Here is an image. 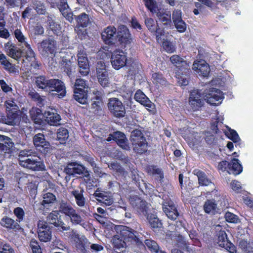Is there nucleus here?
Instances as JSON below:
<instances>
[{"label": "nucleus", "mask_w": 253, "mask_h": 253, "mask_svg": "<svg viewBox=\"0 0 253 253\" xmlns=\"http://www.w3.org/2000/svg\"><path fill=\"white\" fill-rule=\"evenodd\" d=\"M59 212L57 211H52L47 217V221L53 224L55 227L59 229H62L63 231H67L70 229V226L66 225L61 220L58 219Z\"/></svg>", "instance_id": "13"}, {"label": "nucleus", "mask_w": 253, "mask_h": 253, "mask_svg": "<svg viewBox=\"0 0 253 253\" xmlns=\"http://www.w3.org/2000/svg\"><path fill=\"white\" fill-rule=\"evenodd\" d=\"M76 21L77 25L83 28L86 27L89 23L88 16L85 13H82L77 17Z\"/></svg>", "instance_id": "50"}, {"label": "nucleus", "mask_w": 253, "mask_h": 253, "mask_svg": "<svg viewBox=\"0 0 253 253\" xmlns=\"http://www.w3.org/2000/svg\"><path fill=\"white\" fill-rule=\"evenodd\" d=\"M7 112H17L19 109V102L17 99H10L5 102Z\"/></svg>", "instance_id": "35"}, {"label": "nucleus", "mask_w": 253, "mask_h": 253, "mask_svg": "<svg viewBox=\"0 0 253 253\" xmlns=\"http://www.w3.org/2000/svg\"><path fill=\"white\" fill-rule=\"evenodd\" d=\"M38 237L41 241L47 242L51 239V231L46 222L39 221L38 224Z\"/></svg>", "instance_id": "9"}, {"label": "nucleus", "mask_w": 253, "mask_h": 253, "mask_svg": "<svg viewBox=\"0 0 253 253\" xmlns=\"http://www.w3.org/2000/svg\"><path fill=\"white\" fill-rule=\"evenodd\" d=\"M57 137L61 143H64L69 137L68 130L64 127L59 128L57 132Z\"/></svg>", "instance_id": "46"}, {"label": "nucleus", "mask_w": 253, "mask_h": 253, "mask_svg": "<svg viewBox=\"0 0 253 253\" xmlns=\"http://www.w3.org/2000/svg\"><path fill=\"white\" fill-rule=\"evenodd\" d=\"M108 167L116 172V174L122 175L124 176L127 174V172L124 170L123 168L117 162H113L108 165Z\"/></svg>", "instance_id": "47"}, {"label": "nucleus", "mask_w": 253, "mask_h": 253, "mask_svg": "<svg viewBox=\"0 0 253 253\" xmlns=\"http://www.w3.org/2000/svg\"><path fill=\"white\" fill-rule=\"evenodd\" d=\"M23 67H25L26 71L29 72V71L32 72V69H37L39 65L36 61V59L35 58V61L33 62H28L26 63L23 64Z\"/></svg>", "instance_id": "60"}, {"label": "nucleus", "mask_w": 253, "mask_h": 253, "mask_svg": "<svg viewBox=\"0 0 253 253\" xmlns=\"http://www.w3.org/2000/svg\"><path fill=\"white\" fill-rule=\"evenodd\" d=\"M5 52L7 55L12 58L18 60L22 55V51L10 42H7L4 45Z\"/></svg>", "instance_id": "20"}, {"label": "nucleus", "mask_w": 253, "mask_h": 253, "mask_svg": "<svg viewBox=\"0 0 253 253\" xmlns=\"http://www.w3.org/2000/svg\"><path fill=\"white\" fill-rule=\"evenodd\" d=\"M85 28V27L83 28L81 26L77 25L75 29V30L77 33L79 38H80L81 39H84L86 36V32Z\"/></svg>", "instance_id": "63"}, {"label": "nucleus", "mask_w": 253, "mask_h": 253, "mask_svg": "<svg viewBox=\"0 0 253 253\" xmlns=\"http://www.w3.org/2000/svg\"><path fill=\"white\" fill-rule=\"evenodd\" d=\"M175 28L177 29L178 32L183 33L185 32L186 29V25L185 23L182 21H178L174 23Z\"/></svg>", "instance_id": "64"}, {"label": "nucleus", "mask_w": 253, "mask_h": 253, "mask_svg": "<svg viewBox=\"0 0 253 253\" xmlns=\"http://www.w3.org/2000/svg\"><path fill=\"white\" fill-rule=\"evenodd\" d=\"M162 35L161 38L162 39V41L159 42L162 43L163 47L166 52L168 53L173 52L175 51V48L172 43L169 41L165 40V36L163 33L162 34Z\"/></svg>", "instance_id": "42"}, {"label": "nucleus", "mask_w": 253, "mask_h": 253, "mask_svg": "<svg viewBox=\"0 0 253 253\" xmlns=\"http://www.w3.org/2000/svg\"><path fill=\"white\" fill-rule=\"evenodd\" d=\"M171 62L175 66L180 67L186 64L185 61L177 55H172L170 58Z\"/></svg>", "instance_id": "53"}, {"label": "nucleus", "mask_w": 253, "mask_h": 253, "mask_svg": "<svg viewBox=\"0 0 253 253\" xmlns=\"http://www.w3.org/2000/svg\"><path fill=\"white\" fill-rule=\"evenodd\" d=\"M45 121L51 126H56L59 124L60 116L55 110H50L44 113Z\"/></svg>", "instance_id": "22"}, {"label": "nucleus", "mask_w": 253, "mask_h": 253, "mask_svg": "<svg viewBox=\"0 0 253 253\" xmlns=\"http://www.w3.org/2000/svg\"><path fill=\"white\" fill-rule=\"evenodd\" d=\"M152 82L158 86L164 85L167 84L166 80L163 75L160 73H154L152 74Z\"/></svg>", "instance_id": "44"}, {"label": "nucleus", "mask_w": 253, "mask_h": 253, "mask_svg": "<svg viewBox=\"0 0 253 253\" xmlns=\"http://www.w3.org/2000/svg\"><path fill=\"white\" fill-rule=\"evenodd\" d=\"M38 48L40 53L42 56L47 57L55 53L56 42L51 39L44 40L38 44Z\"/></svg>", "instance_id": "4"}, {"label": "nucleus", "mask_w": 253, "mask_h": 253, "mask_svg": "<svg viewBox=\"0 0 253 253\" xmlns=\"http://www.w3.org/2000/svg\"><path fill=\"white\" fill-rule=\"evenodd\" d=\"M13 212L14 215L17 217V221L20 222L23 220L25 212L21 208L17 207L15 208Z\"/></svg>", "instance_id": "56"}, {"label": "nucleus", "mask_w": 253, "mask_h": 253, "mask_svg": "<svg viewBox=\"0 0 253 253\" xmlns=\"http://www.w3.org/2000/svg\"><path fill=\"white\" fill-rule=\"evenodd\" d=\"M79 67V72L83 76H86L89 72L88 61H81L78 60Z\"/></svg>", "instance_id": "49"}, {"label": "nucleus", "mask_w": 253, "mask_h": 253, "mask_svg": "<svg viewBox=\"0 0 253 253\" xmlns=\"http://www.w3.org/2000/svg\"><path fill=\"white\" fill-rule=\"evenodd\" d=\"M19 122V117L17 112H7L6 117L2 119V122L5 124L14 126Z\"/></svg>", "instance_id": "28"}, {"label": "nucleus", "mask_w": 253, "mask_h": 253, "mask_svg": "<svg viewBox=\"0 0 253 253\" xmlns=\"http://www.w3.org/2000/svg\"><path fill=\"white\" fill-rule=\"evenodd\" d=\"M126 61V54L123 50L117 49L112 53L111 63L115 69L119 70L124 67Z\"/></svg>", "instance_id": "5"}, {"label": "nucleus", "mask_w": 253, "mask_h": 253, "mask_svg": "<svg viewBox=\"0 0 253 253\" xmlns=\"http://www.w3.org/2000/svg\"><path fill=\"white\" fill-rule=\"evenodd\" d=\"M94 196L97 201L104 203L106 205H111L113 202L109 193L101 191L98 189L94 192Z\"/></svg>", "instance_id": "25"}, {"label": "nucleus", "mask_w": 253, "mask_h": 253, "mask_svg": "<svg viewBox=\"0 0 253 253\" xmlns=\"http://www.w3.org/2000/svg\"><path fill=\"white\" fill-rule=\"evenodd\" d=\"M112 244L115 250H121L126 247V243L124 240V237L121 235H115L112 240Z\"/></svg>", "instance_id": "34"}, {"label": "nucleus", "mask_w": 253, "mask_h": 253, "mask_svg": "<svg viewBox=\"0 0 253 253\" xmlns=\"http://www.w3.org/2000/svg\"><path fill=\"white\" fill-rule=\"evenodd\" d=\"M107 105L109 110L115 117L121 118L125 116V107L119 99L115 97L110 98Z\"/></svg>", "instance_id": "3"}, {"label": "nucleus", "mask_w": 253, "mask_h": 253, "mask_svg": "<svg viewBox=\"0 0 253 253\" xmlns=\"http://www.w3.org/2000/svg\"><path fill=\"white\" fill-rule=\"evenodd\" d=\"M69 238L74 243L77 248L82 251L84 250V245L87 239L84 235L79 234L76 231L72 230L70 232Z\"/></svg>", "instance_id": "17"}, {"label": "nucleus", "mask_w": 253, "mask_h": 253, "mask_svg": "<svg viewBox=\"0 0 253 253\" xmlns=\"http://www.w3.org/2000/svg\"><path fill=\"white\" fill-rule=\"evenodd\" d=\"M122 231L123 236H127L129 239L133 241L139 248H144V246L143 244V239L140 237L139 234L127 227H124Z\"/></svg>", "instance_id": "14"}, {"label": "nucleus", "mask_w": 253, "mask_h": 253, "mask_svg": "<svg viewBox=\"0 0 253 253\" xmlns=\"http://www.w3.org/2000/svg\"><path fill=\"white\" fill-rule=\"evenodd\" d=\"M137 201L139 204L137 210L143 212L144 214H146L148 207L146 202L142 200L141 199H137Z\"/></svg>", "instance_id": "59"}, {"label": "nucleus", "mask_w": 253, "mask_h": 253, "mask_svg": "<svg viewBox=\"0 0 253 253\" xmlns=\"http://www.w3.org/2000/svg\"><path fill=\"white\" fill-rule=\"evenodd\" d=\"M54 195L51 193H46L43 195V201L42 203L44 207L51 206L56 201Z\"/></svg>", "instance_id": "39"}, {"label": "nucleus", "mask_w": 253, "mask_h": 253, "mask_svg": "<svg viewBox=\"0 0 253 253\" xmlns=\"http://www.w3.org/2000/svg\"><path fill=\"white\" fill-rule=\"evenodd\" d=\"M47 91L57 95L59 98L65 95V86L63 83L58 79H50Z\"/></svg>", "instance_id": "7"}, {"label": "nucleus", "mask_w": 253, "mask_h": 253, "mask_svg": "<svg viewBox=\"0 0 253 253\" xmlns=\"http://www.w3.org/2000/svg\"><path fill=\"white\" fill-rule=\"evenodd\" d=\"M117 38L121 43H124L126 44H129L131 42V35L129 30L125 26L120 28V30L117 33Z\"/></svg>", "instance_id": "23"}, {"label": "nucleus", "mask_w": 253, "mask_h": 253, "mask_svg": "<svg viewBox=\"0 0 253 253\" xmlns=\"http://www.w3.org/2000/svg\"><path fill=\"white\" fill-rule=\"evenodd\" d=\"M33 142L35 146L43 154H47L50 151V145L46 141L44 136L41 133L36 134L33 137Z\"/></svg>", "instance_id": "8"}, {"label": "nucleus", "mask_w": 253, "mask_h": 253, "mask_svg": "<svg viewBox=\"0 0 253 253\" xmlns=\"http://www.w3.org/2000/svg\"><path fill=\"white\" fill-rule=\"evenodd\" d=\"M103 41L106 44H113L117 41L116 29L114 26H108L101 33Z\"/></svg>", "instance_id": "11"}, {"label": "nucleus", "mask_w": 253, "mask_h": 253, "mask_svg": "<svg viewBox=\"0 0 253 253\" xmlns=\"http://www.w3.org/2000/svg\"><path fill=\"white\" fill-rule=\"evenodd\" d=\"M185 139L187 141L190 146H195L201 142L202 139L200 133L194 132L189 136H186L185 138Z\"/></svg>", "instance_id": "37"}, {"label": "nucleus", "mask_w": 253, "mask_h": 253, "mask_svg": "<svg viewBox=\"0 0 253 253\" xmlns=\"http://www.w3.org/2000/svg\"><path fill=\"white\" fill-rule=\"evenodd\" d=\"M132 145L133 150L137 153L142 154L147 151L148 144L146 139L133 142Z\"/></svg>", "instance_id": "30"}, {"label": "nucleus", "mask_w": 253, "mask_h": 253, "mask_svg": "<svg viewBox=\"0 0 253 253\" xmlns=\"http://www.w3.org/2000/svg\"><path fill=\"white\" fill-rule=\"evenodd\" d=\"M163 211L168 217L172 220H175L178 216V212L173 203L171 201L165 202L163 205Z\"/></svg>", "instance_id": "18"}, {"label": "nucleus", "mask_w": 253, "mask_h": 253, "mask_svg": "<svg viewBox=\"0 0 253 253\" xmlns=\"http://www.w3.org/2000/svg\"><path fill=\"white\" fill-rule=\"evenodd\" d=\"M204 209L207 213H214L217 209V206L214 201L208 200L205 203Z\"/></svg>", "instance_id": "48"}, {"label": "nucleus", "mask_w": 253, "mask_h": 253, "mask_svg": "<svg viewBox=\"0 0 253 253\" xmlns=\"http://www.w3.org/2000/svg\"><path fill=\"white\" fill-rule=\"evenodd\" d=\"M84 170V167L76 163L68 164L64 169V171L69 175L80 174L83 173Z\"/></svg>", "instance_id": "24"}, {"label": "nucleus", "mask_w": 253, "mask_h": 253, "mask_svg": "<svg viewBox=\"0 0 253 253\" xmlns=\"http://www.w3.org/2000/svg\"><path fill=\"white\" fill-rule=\"evenodd\" d=\"M145 246L151 251L154 252H158L159 249V246L157 243L153 240L146 239L145 240Z\"/></svg>", "instance_id": "54"}, {"label": "nucleus", "mask_w": 253, "mask_h": 253, "mask_svg": "<svg viewBox=\"0 0 253 253\" xmlns=\"http://www.w3.org/2000/svg\"><path fill=\"white\" fill-rule=\"evenodd\" d=\"M225 218L227 222L231 223H237L239 220L238 216L230 212L225 213Z\"/></svg>", "instance_id": "61"}, {"label": "nucleus", "mask_w": 253, "mask_h": 253, "mask_svg": "<svg viewBox=\"0 0 253 253\" xmlns=\"http://www.w3.org/2000/svg\"><path fill=\"white\" fill-rule=\"evenodd\" d=\"M195 174L198 178L199 184L201 186H209L212 184L211 181L209 179L206 174L201 170H195Z\"/></svg>", "instance_id": "36"}, {"label": "nucleus", "mask_w": 253, "mask_h": 253, "mask_svg": "<svg viewBox=\"0 0 253 253\" xmlns=\"http://www.w3.org/2000/svg\"><path fill=\"white\" fill-rule=\"evenodd\" d=\"M204 96L199 90H194L190 93L189 102L194 111L198 110L203 105Z\"/></svg>", "instance_id": "12"}, {"label": "nucleus", "mask_w": 253, "mask_h": 253, "mask_svg": "<svg viewBox=\"0 0 253 253\" xmlns=\"http://www.w3.org/2000/svg\"><path fill=\"white\" fill-rule=\"evenodd\" d=\"M35 154L32 149L21 150L18 156L19 164L24 168L33 170H42L44 167L43 163Z\"/></svg>", "instance_id": "1"}, {"label": "nucleus", "mask_w": 253, "mask_h": 253, "mask_svg": "<svg viewBox=\"0 0 253 253\" xmlns=\"http://www.w3.org/2000/svg\"><path fill=\"white\" fill-rule=\"evenodd\" d=\"M130 139L131 143H132L135 142H138L141 140L145 139V137L141 130L136 129L131 132Z\"/></svg>", "instance_id": "45"}, {"label": "nucleus", "mask_w": 253, "mask_h": 253, "mask_svg": "<svg viewBox=\"0 0 253 253\" xmlns=\"http://www.w3.org/2000/svg\"><path fill=\"white\" fill-rule=\"evenodd\" d=\"M146 6L152 12H156L157 8L156 2L154 0H143Z\"/></svg>", "instance_id": "57"}, {"label": "nucleus", "mask_w": 253, "mask_h": 253, "mask_svg": "<svg viewBox=\"0 0 253 253\" xmlns=\"http://www.w3.org/2000/svg\"><path fill=\"white\" fill-rule=\"evenodd\" d=\"M1 137V139L3 140L2 142H0V150L8 153L11 152L13 143L10 138L4 135H2Z\"/></svg>", "instance_id": "32"}, {"label": "nucleus", "mask_w": 253, "mask_h": 253, "mask_svg": "<svg viewBox=\"0 0 253 253\" xmlns=\"http://www.w3.org/2000/svg\"><path fill=\"white\" fill-rule=\"evenodd\" d=\"M204 97L207 102L212 105L220 104L224 98V95L219 89L212 88L205 92Z\"/></svg>", "instance_id": "6"}, {"label": "nucleus", "mask_w": 253, "mask_h": 253, "mask_svg": "<svg viewBox=\"0 0 253 253\" xmlns=\"http://www.w3.org/2000/svg\"><path fill=\"white\" fill-rule=\"evenodd\" d=\"M192 68L196 74L203 77H207L210 72L209 65L204 60L195 62Z\"/></svg>", "instance_id": "16"}, {"label": "nucleus", "mask_w": 253, "mask_h": 253, "mask_svg": "<svg viewBox=\"0 0 253 253\" xmlns=\"http://www.w3.org/2000/svg\"><path fill=\"white\" fill-rule=\"evenodd\" d=\"M84 192V189L81 187H79L77 189H73L71 192V194L75 199L77 205L80 207H84L85 203V198L83 195Z\"/></svg>", "instance_id": "26"}, {"label": "nucleus", "mask_w": 253, "mask_h": 253, "mask_svg": "<svg viewBox=\"0 0 253 253\" xmlns=\"http://www.w3.org/2000/svg\"><path fill=\"white\" fill-rule=\"evenodd\" d=\"M14 36L18 42L21 43V44H23L24 45L26 43H28L26 41V38L19 29H17L15 30Z\"/></svg>", "instance_id": "55"}, {"label": "nucleus", "mask_w": 253, "mask_h": 253, "mask_svg": "<svg viewBox=\"0 0 253 253\" xmlns=\"http://www.w3.org/2000/svg\"><path fill=\"white\" fill-rule=\"evenodd\" d=\"M145 24L148 30L151 32H155L156 39L158 42L162 41L161 38L162 34L163 33L159 28H157L158 25L154 19L151 18H147L145 20Z\"/></svg>", "instance_id": "21"}, {"label": "nucleus", "mask_w": 253, "mask_h": 253, "mask_svg": "<svg viewBox=\"0 0 253 253\" xmlns=\"http://www.w3.org/2000/svg\"><path fill=\"white\" fill-rule=\"evenodd\" d=\"M88 84L87 82L83 79H78L76 80L75 84L74 90H86L87 91Z\"/></svg>", "instance_id": "51"}, {"label": "nucleus", "mask_w": 253, "mask_h": 253, "mask_svg": "<svg viewBox=\"0 0 253 253\" xmlns=\"http://www.w3.org/2000/svg\"><path fill=\"white\" fill-rule=\"evenodd\" d=\"M29 113L32 120L37 124L41 123L42 115L40 109L37 108H33L30 110Z\"/></svg>", "instance_id": "43"}, {"label": "nucleus", "mask_w": 253, "mask_h": 253, "mask_svg": "<svg viewBox=\"0 0 253 253\" xmlns=\"http://www.w3.org/2000/svg\"><path fill=\"white\" fill-rule=\"evenodd\" d=\"M242 167L238 159H233L231 163H229L228 172L229 174L238 175L242 171Z\"/></svg>", "instance_id": "29"}, {"label": "nucleus", "mask_w": 253, "mask_h": 253, "mask_svg": "<svg viewBox=\"0 0 253 253\" xmlns=\"http://www.w3.org/2000/svg\"><path fill=\"white\" fill-rule=\"evenodd\" d=\"M74 98L81 104H84L87 100L86 90H74Z\"/></svg>", "instance_id": "41"}, {"label": "nucleus", "mask_w": 253, "mask_h": 253, "mask_svg": "<svg viewBox=\"0 0 253 253\" xmlns=\"http://www.w3.org/2000/svg\"><path fill=\"white\" fill-rule=\"evenodd\" d=\"M217 243L220 247L229 250L231 253L234 251V247L227 239V234L224 231L221 230L218 233Z\"/></svg>", "instance_id": "19"}, {"label": "nucleus", "mask_w": 253, "mask_h": 253, "mask_svg": "<svg viewBox=\"0 0 253 253\" xmlns=\"http://www.w3.org/2000/svg\"><path fill=\"white\" fill-rule=\"evenodd\" d=\"M147 219L152 228H157L161 227L162 223L155 213H148Z\"/></svg>", "instance_id": "38"}, {"label": "nucleus", "mask_w": 253, "mask_h": 253, "mask_svg": "<svg viewBox=\"0 0 253 253\" xmlns=\"http://www.w3.org/2000/svg\"><path fill=\"white\" fill-rule=\"evenodd\" d=\"M134 99L136 101L144 106L150 112L154 113L155 112V104L140 90H138L135 92Z\"/></svg>", "instance_id": "10"}, {"label": "nucleus", "mask_w": 253, "mask_h": 253, "mask_svg": "<svg viewBox=\"0 0 253 253\" xmlns=\"http://www.w3.org/2000/svg\"><path fill=\"white\" fill-rule=\"evenodd\" d=\"M49 81H50V79H47L44 76H39L35 78V83L36 86L45 91L47 90Z\"/></svg>", "instance_id": "31"}, {"label": "nucleus", "mask_w": 253, "mask_h": 253, "mask_svg": "<svg viewBox=\"0 0 253 253\" xmlns=\"http://www.w3.org/2000/svg\"><path fill=\"white\" fill-rule=\"evenodd\" d=\"M30 246L31 248L33 253H41V248L39 245L38 242L34 239H32L30 243Z\"/></svg>", "instance_id": "62"}, {"label": "nucleus", "mask_w": 253, "mask_h": 253, "mask_svg": "<svg viewBox=\"0 0 253 253\" xmlns=\"http://www.w3.org/2000/svg\"><path fill=\"white\" fill-rule=\"evenodd\" d=\"M98 81L102 86H107L109 84V77L107 70H104L103 72L98 71L97 73Z\"/></svg>", "instance_id": "40"}, {"label": "nucleus", "mask_w": 253, "mask_h": 253, "mask_svg": "<svg viewBox=\"0 0 253 253\" xmlns=\"http://www.w3.org/2000/svg\"><path fill=\"white\" fill-rule=\"evenodd\" d=\"M227 136L233 141L236 142L239 141L240 137L237 132L233 129H229L228 131L226 133Z\"/></svg>", "instance_id": "58"}, {"label": "nucleus", "mask_w": 253, "mask_h": 253, "mask_svg": "<svg viewBox=\"0 0 253 253\" xmlns=\"http://www.w3.org/2000/svg\"><path fill=\"white\" fill-rule=\"evenodd\" d=\"M111 139L114 140L123 149H129V147L127 143V140L124 133L120 131L115 132L113 134H110L107 138V141H110Z\"/></svg>", "instance_id": "15"}, {"label": "nucleus", "mask_w": 253, "mask_h": 253, "mask_svg": "<svg viewBox=\"0 0 253 253\" xmlns=\"http://www.w3.org/2000/svg\"><path fill=\"white\" fill-rule=\"evenodd\" d=\"M0 224L4 227L15 230H19L21 228L20 226L16 221L7 216L2 217L0 220Z\"/></svg>", "instance_id": "27"}, {"label": "nucleus", "mask_w": 253, "mask_h": 253, "mask_svg": "<svg viewBox=\"0 0 253 253\" xmlns=\"http://www.w3.org/2000/svg\"><path fill=\"white\" fill-rule=\"evenodd\" d=\"M157 16L159 20L163 22L164 24H168L170 22V15L160 10L157 12Z\"/></svg>", "instance_id": "52"}, {"label": "nucleus", "mask_w": 253, "mask_h": 253, "mask_svg": "<svg viewBox=\"0 0 253 253\" xmlns=\"http://www.w3.org/2000/svg\"><path fill=\"white\" fill-rule=\"evenodd\" d=\"M60 211L68 216L73 224H84V220L82 216L76 211L70 204L62 202L60 205Z\"/></svg>", "instance_id": "2"}, {"label": "nucleus", "mask_w": 253, "mask_h": 253, "mask_svg": "<svg viewBox=\"0 0 253 253\" xmlns=\"http://www.w3.org/2000/svg\"><path fill=\"white\" fill-rule=\"evenodd\" d=\"M25 48L23 49L25 52V59L23 60V63L25 64L28 62H33L35 61V54L34 51L31 47L30 45L28 43H26Z\"/></svg>", "instance_id": "33"}]
</instances>
